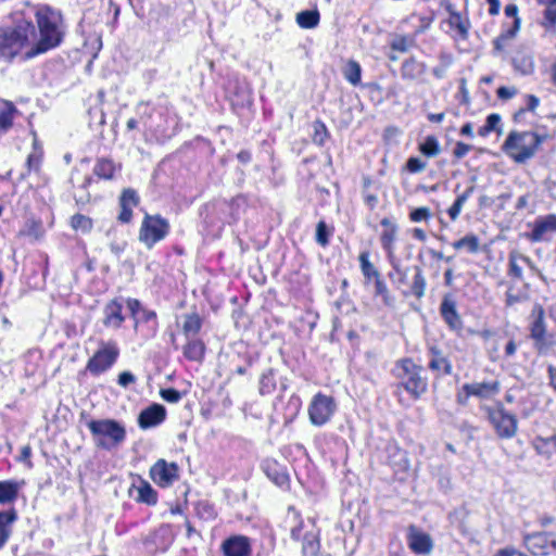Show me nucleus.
I'll return each mask as SVG.
<instances>
[{
	"mask_svg": "<svg viewBox=\"0 0 556 556\" xmlns=\"http://www.w3.org/2000/svg\"><path fill=\"white\" fill-rule=\"evenodd\" d=\"M39 38L35 26L29 22H22L14 28H0V58L12 60L22 50L24 58L31 59L58 47L62 41L60 30V15L49 8L37 12Z\"/></svg>",
	"mask_w": 556,
	"mask_h": 556,
	"instance_id": "obj_1",
	"label": "nucleus"
},
{
	"mask_svg": "<svg viewBox=\"0 0 556 556\" xmlns=\"http://www.w3.org/2000/svg\"><path fill=\"white\" fill-rule=\"evenodd\" d=\"M87 427L94 445L100 448L112 450L123 443L126 438L124 426L114 419H92L87 422Z\"/></svg>",
	"mask_w": 556,
	"mask_h": 556,
	"instance_id": "obj_2",
	"label": "nucleus"
},
{
	"mask_svg": "<svg viewBox=\"0 0 556 556\" xmlns=\"http://www.w3.org/2000/svg\"><path fill=\"white\" fill-rule=\"evenodd\" d=\"M397 377L401 386L414 397H419L427 391V380L421 376L422 368L416 365L410 358H404L396 363Z\"/></svg>",
	"mask_w": 556,
	"mask_h": 556,
	"instance_id": "obj_3",
	"label": "nucleus"
},
{
	"mask_svg": "<svg viewBox=\"0 0 556 556\" xmlns=\"http://www.w3.org/2000/svg\"><path fill=\"white\" fill-rule=\"evenodd\" d=\"M530 338L540 354H545L554 345V339L546 330L545 312L540 304H535L529 316Z\"/></svg>",
	"mask_w": 556,
	"mask_h": 556,
	"instance_id": "obj_4",
	"label": "nucleus"
},
{
	"mask_svg": "<svg viewBox=\"0 0 556 556\" xmlns=\"http://www.w3.org/2000/svg\"><path fill=\"white\" fill-rule=\"evenodd\" d=\"M169 222L159 214H146L139 230V241L147 249H152L155 243L162 241L169 233Z\"/></svg>",
	"mask_w": 556,
	"mask_h": 556,
	"instance_id": "obj_5",
	"label": "nucleus"
},
{
	"mask_svg": "<svg viewBox=\"0 0 556 556\" xmlns=\"http://www.w3.org/2000/svg\"><path fill=\"white\" fill-rule=\"evenodd\" d=\"M119 356V348L114 340L99 342V349L89 358L86 369L93 376H98L109 370Z\"/></svg>",
	"mask_w": 556,
	"mask_h": 556,
	"instance_id": "obj_6",
	"label": "nucleus"
},
{
	"mask_svg": "<svg viewBox=\"0 0 556 556\" xmlns=\"http://www.w3.org/2000/svg\"><path fill=\"white\" fill-rule=\"evenodd\" d=\"M337 408L336 402L331 396L317 393L312 399L308 406V417L312 425L320 427L327 424Z\"/></svg>",
	"mask_w": 556,
	"mask_h": 556,
	"instance_id": "obj_7",
	"label": "nucleus"
},
{
	"mask_svg": "<svg viewBox=\"0 0 556 556\" xmlns=\"http://www.w3.org/2000/svg\"><path fill=\"white\" fill-rule=\"evenodd\" d=\"M531 231L527 238L533 242L548 241L556 233V215L548 214L538 217L533 223H529Z\"/></svg>",
	"mask_w": 556,
	"mask_h": 556,
	"instance_id": "obj_8",
	"label": "nucleus"
},
{
	"mask_svg": "<svg viewBox=\"0 0 556 556\" xmlns=\"http://www.w3.org/2000/svg\"><path fill=\"white\" fill-rule=\"evenodd\" d=\"M151 479L160 486L166 488L178 479V466L175 463H167L159 459L150 469Z\"/></svg>",
	"mask_w": 556,
	"mask_h": 556,
	"instance_id": "obj_9",
	"label": "nucleus"
},
{
	"mask_svg": "<svg viewBox=\"0 0 556 556\" xmlns=\"http://www.w3.org/2000/svg\"><path fill=\"white\" fill-rule=\"evenodd\" d=\"M489 419L500 437L510 438L517 431V419L503 409L489 410Z\"/></svg>",
	"mask_w": 556,
	"mask_h": 556,
	"instance_id": "obj_10",
	"label": "nucleus"
},
{
	"mask_svg": "<svg viewBox=\"0 0 556 556\" xmlns=\"http://www.w3.org/2000/svg\"><path fill=\"white\" fill-rule=\"evenodd\" d=\"M102 314V324L106 328L117 330L125 321V316L123 315V303L117 299H113L108 302L103 307Z\"/></svg>",
	"mask_w": 556,
	"mask_h": 556,
	"instance_id": "obj_11",
	"label": "nucleus"
},
{
	"mask_svg": "<svg viewBox=\"0 0 556 556\" xmlns=\"http://www.w3.org/2000/svg\"><path fill=\"white\" fill-rule=\"evenodd\" d=\"M407 541L409 548L416 554L428 555L433 548L431 536L419 531L415 526H409Z\"/></svg>",
	"mask_w": 556,
	"mask_h": 556,
	"instance_id": "obj_12",
	"label": "nucleus"
},
{
	"mask_svg": "<svg viewBox=\"0 0 556 556\" xmlns=\"http://www.w3.org/2000/svg\"><path fill=\"white\" fill-rule=\"evenodd\" d=\"M465 399L477 396L479 399H491L500 392V382L497 380L472 382L463 386Z\"/></svg>",
	"mask_w": 556,
	"mask_h": 556,
	"instance_id": "obj_13",
	"label": "nucleus"
},
{
	"mask_svg": "<svg viewBox=\"0 0 556 556\" xmlns=\"http://www.w3.org/2000/svg\"><path fill=\"white\" fill-rule=\"evenodd\" d=\"M165 417V407L161 404L154 403L139 414L138 425L141 429H149L162 424Z\"/></svg>",
	"mask_w": 556,
	"mask_h": 556,
	"instance_id": "obj_14",
	"label": "nucleus"
},
{
	"mask_svg": "<svg viewBox=\"0 0 556 556\" xmlns=\"http://www.w3.org/2000/svg\"><path fill=\"white\" fill-rule=\"evenodd\" d=\"M139 204V195L136 190L131 188L124 189L119 197L121 212L117 219L121 223L127 224L132 218V208Z\"/></svg>",
	"mask_w": 556,
	"mask_h": 556,
	"instance_id": "obj_15",
	"label": "nucleus"
},
{
	"mask_svg": "<svg viewBox=\"0 0 556 556\" xmlns=\"http://www.w3.org/2000/svg\"><path fill=\"white\" fill-rule=\"evenodd\" d=\"M380 224L384 228L380 236V242L383 250L387 252L388 257L392 260L394 254V242L397 237L399 227L388 217L382 218Z\"/></svg>",
	"mask_w": 556,
	"mask_h": 556,
	"instance_id": "obj_16",
	"label": "nucleus"
},
{
	"mask_svg": "<svg viewBox=\"0 0 556 556\" xmlns=\"http://www.w3.org/2000/svg\"><path fill=\"white\" fill-rule=\"evenodd\" d=\"M440 313L444 321L448 325V327L452 330H460L463 327V321L457 313L456 309V303L455 301L450 296L445 295L441 305H440Z\"/></svg>",
	"mask_w": 556,
	"mask_h": 556,
	"instance_id": "obj_17",
	"label": "nucleus"
},
{
	"mask_svg": "<svg viewBox=\"0 0 556 556\" xmlns=\"http://www.w3.org/2000/svg\"><path fill=\"white\" fill-rule=\"evenodd\" d=\"M225 556H250L251 547L245 536H232L223 543Z\"/></svg>",
	"mask_w": 556,
	"mask_h": 556,
	"instance_id": "obj_18",
	"label": "nucleus"
},
{
	"mask_svg": "<svg viewBox=\"0 0 556 556\" xmlns=\"http://www.w3.org/2000/svg\"><path fill=\"white\" fill-rule=\"evenodd\" d=\"M430 361L429 368L432 371H437L443 375H451L453 367L448 358L442 353V351L437 346H431L429 349Z\"/></svg>",
	"mask_w": 556,
	"mask_h": 556,
	"instance_id": "obj_19",
	"label": "nucleus"
},
{
	"mask_svg": "<svg viewBox=\"0 0 556 556\" xmlns=\"http://www.w3.org/2000/svg\"><path fill=\"white\" fill-rule=\"evenodd\" d=\"M523 545L533 555H547L551 551V541L541 533L523 538Z\"/></svg>",
	"mask_w": 556,
	"mask_h": 556,
	"instance_id": "obj_20",
	"label": "nucleus"
},
{
	"mask_svg": "<svg viewBox=\"0 0 556 556\" xmlns=\"http://www.w3.org/2000/svg\"><path fill=\"white\" fill-rule=\"evenodd\" d=\"M24 482H18L14 480H5L0 481V504H10L13 503L18 495V492Z\"/></svg>",
	"mask_w": 556,
	"mask_h": 556,
	"instance_id": "obj_21",
	"label": "nucleus"
},
{
	"mask_svg": "<svg viewBox=\"0 0 556 556\" xmlns=\"http://www.w3.org/2000/svg\"><path fill=\"white\" fill-rule=\"evenodd\" d=\"M519 26L520 18L516 17L513 25L503 30V33L494 40V49L498 52H503L509 48L510 42L516 38L519 31Z\"/></svg>",
	"mask_w": 556,
	"mask_h": 556,
	"instance_id": "obj_22",
	"label": "nucleus"
},
{
	"mask_svg": "<svg viewBox=\"0 0 556 556\" xmlns=\"http://www.w3.org/2000/svg\"><path fill=\"white\" fill-rule=\"evenodd\" d=\"M521 135L518 131H511L503 144V151L515 162L521 163Z\"/></svg>",
	"mask_w": 556,
	"mask_h": 556,
	"instance_id": "obj_23",
	"label": "nucleus"
},
{
	"mask_svg": "<svg viewBox=\"0 0 556 556\" xmlns=\"http://www.w3.org/2000/svg\"><path fill=\"white\" fill-rule=\"evenodd\" d=\"M546 135L523 131V161L533 156L542 142L546 140Z\"/></svg>",
	"mask_w": 556,
	"mask_h": 556,
	"instance_id": "obj_24",
	"label": "nucleus"
},
{
	"mask_svg": "<svg viewBox=\"0 0 556 556\" xmlns=\"http://www.w3.org/2000/svg\"><path fill=\"white\" fill-rule=\"evenodd\" d=\"M17 519V514L14 508L5 511H0V548L7 543L11 535L10 526Z\"/></svg>",
	"mask_w": 556,
	"mask_h": 556,
	"instance_id": "obj_25",
	"label": "nucleus"
},
{
	"mask_svg": "<svg viewBox=\"0 0 556 556\" xmlns=\"http://www.w3.org/2000/svg\"><path fill=\"white\" fill-rule=\"evenodd\" d=\"M302 541L303 556H317L320 548L319 535L315 531H306Z\"/></svg>",
	"mask_w": 556,
	"mask_h": 556,
	"instance_id": "obj_26",
	"label": "nucleus"
},
{
	"mask_svg": "<svg viewBox=\"0 0 556 556\" xmlns=\"http://www.w3.org/2000/svg\"><path fill=\"white\" fill-rule=\"evenodd\" d=\"M426 66L416 59L410 58L403 62L401 67L402 77L405 79H417L425 73Z\"/></svg>",
	"mask_w": 556,
	"mask_h": 556,
	"instance_id": "obj_27",
	"label": "nucleus"
},
{
	"mask_svg": "<svg viewBox=\"0 0 556 556\" xmlns=\"http://www.w3.org/2000/svg\"><path fill=\"white\" fill-rule=\"evenodd\" d=\"M16 111L13 103L0 100V131H5L12 126L13 113Z\"/></svg>",
	"mask_w": 556,
	"mask_h": 556,
	"instance_id": "obj_28",
	"label": "nucleus"
},
{
	"mask_svg": "<svg viewBox=\"0 0 556 556\" xmlns=\"http://www.w3.org/2000/svg\"><path fill=\"white\" fill-rule=\"evenodd\" d=\"M361 270L365 279L368 281L370 279H379L380 273L378 269L374 266V264L369 261V253L367 251H364L358 256Z\"/></svg>",
	"mask_w": 556,
	"mask_h": 556,
	"instance_id": "obj_29",
	"label": "nucleus"
},
{
	"mask_svg": "<svg viewBox=\"0 0 556 556\" xmlns=\"http://www.w3.org/2000/svg\"><path fill=\"white\" fill-rule=\"evenodd\" d=\"M205 352V346L200 340L189 341L184 348V355L193 362L202 361Z\"/></svg>",
	"mask_w": 556,
	"mask_h": 556,
	"instance_id": "obj_30",
	"label": "nucleus"
},
{
	"mask_svg": "<svg viewBox=\"0 0 556 556\" xmlns=\"http://www.w3.org/2000/svg\"><path fill=\"white\" fill-rule=\"evenodd\" d=\"M533 447L541 455L549 456L556 453V434L548 438H536L533 441Z\"/></svg>",
	"mask_w": 556,
	"mask_h": 556,
	"instance_id": "obj_31",
	"label": "nucleus"
},
{
	"mask_svg": "<svg viewBox=\"0 0 556 556\" xmlns=\"http://www.w3.org/2000/svg\"><path fill=\"white\" fill-rule=\"evenodd\" d=\"M115 164L110 159H100L97 161L93 173L103 179H112L115 173Z\"/></svg>",
	"mask_w": 556,
	"mask_h": 556,
	"instance_id": "obj_32",
	"label": "nucleus"
},
{
	"mask_svg": "<svg viewBox=\"0 0 556 556\" xmlns=\"http://www.w3.org/2000/svg\"><path fill=\"white\" fill-rule=\"evenodd\" d=\"M344 78L352 84L357 86L361 83L362 67L358 62L350 60L343 68Z\"/></svg>",
	"mask_w": 556,
	"mask_h": 556,
	"instance_id": "obj_33",
	"label": "nucleus"
},
{
	"mask_svg": "<svg viewBox=\"0 0 556 556\" xmlns=\"http://www.w3.org/2000/svg\"><path fill=\"white\" fill-rule=\"evenodd\" d=\"M296 22L302 28H314L318 25V11H302L296 14Z\"/></svg>",
	"mask_w": 556,
	"mask_h": 556,
	"instance_id": "obj_34",
	"label": "nucleus"
},
{
	"mask_svg": "<svg viewBox=\"0 0 556 556\" xmlns=\"http://www.w3.org/2000/svg\"><path fill=\"white\" fill-rule=\"evenodd\" d=\"M456 250L466 249L470 253H477L480 248L479 238L475 235H467L453 243Z\"/></svg>",
	"mask_w": 556,
	"mask_h": 556,
	"instance_id": "obj_35",
	"label": "nucleus"
},
{
	"mask_svg": "<svg viewBox=\"0 0 556 556\" xmlns=\"http://www.w3.org/2000/svg\"><path fill=\"white\" fill-rule=\"evenodd\" d=\"M539 3L546 7L544 11V23L546 28L556 26V0H538Z\"/></svg>",
	"mask_w": 556,
	"mask_h": 556,
	"instance_id": "obj_36",
	"label": "nucleus"
},
{
	"mask_svg": "<svg viewBox=\"0 0 556 556\" xmlns=\"http://www.w3.org/2000/svg\"><path fill=\"white\" fill-rule=\"evenodd\" d=\"M426 286H427V282H426V278L422 275V270H421L420 267L416 266L415 267L414 280H413L412 288H410L412 289V293L417 299L422 298L425 295Z\"/></svg>",
	"mask_w": 556,
	"mask_h": 556,
	"instance_id": "obj_37",
	"label": "nucleus"
},
{
	"mask_svg": "<svg viewBox=\"0 0 556 556\" xmlns=\"http://www.w3.org/2000/svg\"><path fill=\"white\" fill-rule=\"evenodd\" d=\"M419 151L428 157L437 156L441 152L438 139L434 136H428L425 141L420 143Z\"/></svg>",
	"mask_w": 556,
	"mask_h": 556,
	"instance_id": "obj_38",
	"label": "nucleus"
},
{
	"mask_svg": "<svg viewBox=\"0 0 556 556\" xmlns=\"http://www.w3.org/2000/svg\"><path fill=\"white\" fill-rule=\"evenodd\" d=\"M137 492H138V495H137L136 498H137L138 502L146 503L148 505L156 504V502H157V494L152 489V486L150 484L143 483L142 485H140L138 488Z\"/></svg>",
	"mask_w": 556,
	"mask_h": 556,
	"instance_id": "obj_39",
	"label": "nucleus"
},
{
	"mask_svg": "<svg viewBox=\"0 0 556 556\" xmlns=\"http://www.w3.org/2000/svg\"><path fill=\"white\" fill-rule=\"evenodd\" d=\"M201 329V319L199 315H187L182 325V330L186 336L197 334Z\"/></svg>",
	"mask_w": 556,
	"mask_h": 556,
	"instance_id": "obj_40",
	"label": "nucleus"
},
{
	"mask_svg": "<svg viewBox=\"0 0 556 556\" xmlns=\"http://www.w3.org/2000/svg\"><path fill=\"white\" fill-rule=\"evenodd\" d=\"M313 129H314L313 141L317 144H324V142L328 136V131H327L325 124L321 121H315L313 123Z\"/></svg>",
	"mask_w": 556,
	"mask_h": 556,
	"instance_id": "obj_41",
	"label": "nucleus"
},
{
	"mask_svg": "<svg viewBox=\"0 0 556 556\" xmlns=\"http://www.w3.org/2000/svg\"><path fill=\"white\" fill-rule=\"evenodd\" d=\"M330 231L324 220H320L316 227V242L321 247H326L329 243Z\"/></svg>",
	"mask_w": 556,
	"mask_h": 556,
	"instance_id": "obj_42",
	"label": "nucleus"
},
{
	"mask_svg": "<svg viewBox=\"0 0 556 556\" xmlns=\"http://www.w3.org/2000/svg\"><path fill=\"white\" fill-rule=\"evenodd\" d=\"M71 225L74 229H81L84 231H88L92 227V222L85 215L75 214L71 219Z\"/></svg>",
	"mask_w": 556,
	"mask_h": 556,
	"instance_id": "obj_43",
	"label": "nucleus"
},
{
	"mask_svg": "<svg viewBox=\"0 0 556 556\" xmlns=\"http://www.w3.org/2000/svg\"><path fill=\"white\" fill-rule=\"evenodd\" d=\"M275 389V382L273 380V369H268L264 372L260 380V392L262 394L269 393Z\"/></svg>",
	"mask_w": 556,
	"mask_h": 556,
	"instance_id": "obj_44",
	"label": "nucleus"
},
{
	"mask_svg": "<svg viewBox=\"0 0 556 556\" xmlns=\"http://www.w3.org/2000/svg\"><path fill=\"white\" fill-rule=\"evenodd\" d=\"M91 182L90 177H86L83 185L79 188V191L74 192V198L77 204H86L89 202L90 194L88 191H86V188Z\"/></svg>",
	"mask_w": 556,
	"mask_h": 556,
	"instance_id": "obj_45",
	"label": "nucleus"
},
{
	"mask_svg": "<svg viewBox=\"0 0 556 556\" xmlns=\"http://www.w3.org/2000/svg\"><path fill=\"white\" fill-rule=\"evenodd\" d=\"M450 23H451L452 26H455L457 28L458 33L463 37L467 36V34H468V23L462 18L459 13L452 12L451 13Z\"/></svg>",
	"mask_w": 556,
	"mask_h": 556,
	"instance_id": "obj_46",
	"label": "nucleus"
},
{
	"mask_svg": "<svg viewBox=\"0 0 556 556\" xmlns=\"http://www.w3.org/2000/svg\"><path fill=\"white\" fill-rule=\"evenodd\" d=\"M431 216V212L428 207L421 206L413 210L409 214V218L414 223H420L422 220L429 219Z\"/></svg>",
	"mask_w": 556,
	"mask_h": 556,
	"instance_id": "obj_47",
	"label": "nucleus"
},
{
	"mask_svg": "<svg viewBox=\"0 0 556 556\" xmlns=\"http://www.w3.org/2000/svg\"><path fill=\"white\" fill-rule=\"evenodd\" d=\"M427 167V163L419 157H409L406 162V168L410 173L424 172Z\"/></svg>",
	"mask_w": 556,
	"mask_h": 556,
	"instance_id": "obj_48",
	"label": "nucleus"
},
{
	"mask_svg": "<svg viewBox=\"0 0 556 556\" xmlns=\"http://www.w3.org/2000/svg\"><path fill=\"white\" fill-rule=\"evenodd\" d=\"M160 394L168 403H178L181 400L180 392L173 388L162 389Z\"/></svg>",
	"mask_w": 556,
	"mask_h": 556,
	"instance_id": "obj_49",
	"label": "nucleus"
},
{
	"mask_svg": "<svg viewBox=\"0 0 556 556\" xmlns=\"http://www.w3.org/2000/svg\"><path fill=\"white\" fill-rule=\"evenodd\" d=\"M518 94V88L517 87H500L497 89V97L501 100H509Z\"/></svg>",
	"mask_w": 556,
	"mask_h": 556,
	"instance_id": "obj_50",
	"label": "nucleus"
},
{
	"mask_svg": "<svg viewBox=\"0 0 556 556\" xmlns=\"http://www.w3.org/2000/svg\"><path fill=\"white\" fill-rule=\"evenodd\" d=\"M118 384L123 388H127L129 384L136 382V376L131 374L130 371H122L118 375Z\"/></svg>",
	"mask_w": 556,
	"mask_h": 556,
	"instance_id": "obj_51",
	"label": "nucleus"
},
{
	"mask_svg": "<svg viewBox=\"0 0 556 556\" xmlns=\"http://www.w3.org/2000/svg\"><path fill=\"white\" fill-rule=\"evenodd\" d=\"M501 123V116L496 113H492L486 117L485 125L491 129V131H497L501 134V129L498 125Z\"/></svg>",
	"mask_w": 556,
	"mask_h": 556,
	"instance_id": "obj_52",
	"label": "nucleus"
},
{
	"mask_svg": "<svg viewBox=\"0 0 556 556\" xmlns=\"http://www.w3.org/2000/svg\"><path fill=\"white\" fill-rule=\"evenodd\" d=\"M375 288H376V291H375L376 294L382 296L384 302L388 303L389 291H388L387 285L381 279V277L375 281Z\"/></svg>",
	"mask_w": 556,
	"mask_h": 556,
	"instance_id": "obj_53",
	"label": "nucleus"
},
{
	"mask_svg": "<svg viewBox=\"0 0 556 556\" xmlns=\"http://www.w3.org/2000/svg\"><path fill=\"white\" fill-rule=\"evenodd\" d=\"M471 150V146L464 143L462 141H458L455 146V149L453 151V154L456 159L464 157L469 151Z\"/></svg>",
	"mask_w": 556,
	"mask_h": 556,
	"instance_id": "obj_54",
	"label": "nucleus"
},
{
	"mask_svg": "<svg viewBox=\"0 0 556 556\" xmlns=\"http://www.w3.org/2000/svg\"><path fill=\"white\" fill-rule=\"evenodd\" d=\"M459 93L462 96V103L468 105L470 103L469 91L467 89V81L465 78L459 80Z\"/></svg>",
	"mask_w": 556,
	"mask_h": 556,
	"instance_id": "obj_55",
	"label": "nucleus"
},
{
	"mask_svg": "<svg viewBox=\"0 0 556 556\" xmlns=\"http://www.w3.org/2000/svg\"><path fill=\"white\" fill-rule=\"evenodd\" d=\"M517 262H518V253L511 252L510 258H509V265H510V273L515 277H519L521 275V270H520Z\"/></svg>",
	"mask_w": 556,
	"mask_h": 556,
	"instance_id": "obj_56",
	"label": "nucleus"
},
{
	"mask_svg": "<svg viewBox=\"0 0 556 556\" xmlns=\"http://www.w3.org/2000/svg\"><path fill=\"white\" fill-rule=\"evenodd\" d=\"M520 291L517 290V292H514L513 289H509L506 293V305L507 306H514L519 303L520 301Z\"/></svg>",
	"mask_w": 556,
	"mask_h": 556,
	"instance_id": "obj_57",
	"label": "nucleus"
},
{
	"mask_svg": "<svg viewBox=\"0 0 556 556\" xmlns=\"http://www.w3.org/2000/svg\"><path fill=\"white\" fill-rule=\"evenodd\" d=\"M39 164H40V156L36 153H31L28 155L27 157V166H28V169L31 170H38L39 169Z\"/></svg>",
	"mask_w": 556,
	"mask_h": 556,
	"instance_id": "obj_58",
	"label": "nucleus"
},
{
	"mask_svg": "<svg viewBox=\"0 0 556 556\" xmlns=\"http://www.w3.org/2000/svg\"><path fill=\"white\" fill-rule=\"evenodd\" d=\"M127 306H128V309L130 311L131 313V316L135 318L136 317V314L141 311V303L139 300L137 299H128L127 300Z\"/></svg>",
	"mask_w": 556,
	"mask_h": 556,
	"instance_id": "obj_59",
	"label": "nucleus"
},
{
	"mask_svg": "<svg viewBox=\"0 0 556 556\" xmlns=\"http://www.w3.org/2000/svg\"><path fill=\"white\" fill-rule=\"evenodd\" d=\"M473 191H475V186L468 187L464 193H462L457 197V199L455 200V203L463 207L465 202L468 200V198L472 194Z\"/></svg>",
	"mask_w": 556,
	"mask_h": 556,
	"instance_id": "obj_60",
	"label": "nucleus"
},
{
	"mask_svg": "<svg viewBox=\"0 0 556 556\" xmlns=\"http://www.w3.org/2000/svg\"><path fill=\"white\" fill-rule=\"evenodd\" d=\"M303 522H300L298 526L293 527L291 529V538L292 540L299 542L303 539L304 533L303 532Z\"/></svg>",
	"mask_w": 556,
	"mask_h": 556,
	"instance_id": "obj_61",
	"label": "nucleus"
},
{
	"mask_svg": "<svg viewBox=\"0 0 556 556\" xmlns=\"http://www.w3.org/2000/svg\"><path fill=\"white\" fill-rule=\"evenodd\" d=\"M451 62H452L451 58H447L445 63H444V65L438 66V67L433 68V75L437 78H443L445 76L446 68L448 67Z\"/></svg>",
	"mask_w": 556,
	"mask_h": 556,
	"instance_id": "obj_62",
	"label": "nucleus"
},
{
	"mask_svg": "<svg viewBox=\"0 0 556 556\" xmlns=\"http://www.w3.org/2000/svg\"><path fill=\"white\" fill-rule=\"evenodd\" d=\"M393 50L405 52L407 50V42L405 38H399L391 43Z\"/></svg>",
	"mask_w": 556,
	"mask_h": 556,
	"instance_id": "obj_63",
	"label": "nucleus"
},
{
	"mask_svg": "<svg viewBox=\"0 0 556 556\" xmlns=\"http://www.w3.org/2000/svg\"><path fill=\"white\" fill-rule=\"evenodd\" d=\"M547 371H548L549 383L553 387V389L556 391V367L549 366Z\"/></svg>",
	"mask_w": 556,
	"mask_h": 556,
	"instance_id": "obj_64",
	"label": "nucleus"
}]
</instances>
